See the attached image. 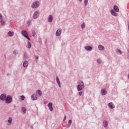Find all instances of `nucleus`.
I'll use <instances>...</instances> for the list:
<instances>
[{
	"instance_id": "nucleus-36",
	"label": "nucleus",
	"mask_w": 129,
	"mask_h": 129,
	"mask_svg": "<svg viewBox=\"0 0 129 129\" xmlns=\"http://www.w3.org/2000/svg\"><path fill=\"white\" fill-rule=\"evenodd\" d=\"M83 93V92L80 91L79 92V95H80V96H81L82 95Z\"/></svg>"
},
{
	"instance_id": "nucleus-10",
	"label": "nucleus",
	"mask_w": 129,
	"mask_h": 129,
	"mask_svg": "<svg viewBox=\"0 0 129 129\" xmlns=\"http://www.w3.org/2000/svg\"><path fill=\"white\" fill-rule=\"evenodd\" d=\"M48 106L49 110L52 111L53 110V104L51 102H50L48 104Z\"/></svg>"
},
{
	"instance_id": "nucleus-15",
	"label": "nucleus",
	"mask_w": 129,
	"mask_h": 129,
	"mask_svg": "<svg viewBox=\"0 0 129 129\" xmlns=\"http://www.w3.org/2000/svg\"><path fill=\"white\" fill-rule=\"evenodd\" d=\"M31 99L32 100H37L38 99V98L37 97V95L35 94H33L31 95Z\"/></svg>"
},
{
	"instance_id": "nucleus-30",
	"label": "nucleus",
	"mask_w": 129,
	"mask_h": 129,
	"mask_svg": "<svg viewBox=\"0 0 129 129\" xmlns=\"http://www.w3.org/2000/svg\"><path fill=\"white\" fill-rule=\"evenodd\" d=\"M3 22V15L0 13V23Z\"/></svg>"
},
{
	"instance_id": "nucleus-1",
	"label": "nucleus",
	"mask_w": 129,
	"mask_h": 129,
	"mask_svg": "<svg viewBox=\"0 0 129 129\" xmlns=\"http://www.w3.org/2000/svg\"><path fill=\"white\" fill-rule=\"evenodd\" d=\"M81 83L82 84H81V85H79L77 87V89L78 91H81V90H82L85 87V86L84 85V83H83V81H81Z\"/></svg>"
},
{
	"instance_id": "nucleus-26",
	"label": "nucleus",
	"mask_w": 129,
	"mask_h": 129,
	"mask_svg": "<svg viewBox=\"0 0 129 129\" xmlns=\"http://www.w3.org/2000/svg\"><path fill=\"white\" fill-rule=\"evenodd\" d=\"M32 23V20H29L28 22H27V26L28 27H30V25H31V23Z\"/></svg>"
},
{
	"instance_id": "nucleus-40",
	"label": "nucleus",
	"mask_w": 129,
	"mask_h": 129,
	"mask_svg": "<svg viewBox=\"0 0 129 129\" xmlns=\"http://www.w3.org/2000/svg\"><path fill=\"white\" fill-rule=\"evenodd\" d=\"M71 126V124H68V127L69 128Z\"/></svg>"
},
{
	"instance_id": "nucleus-37",
	"label": "nucleus",
	"mask_w": 129,
	"mask_h": 129,
	"mask_svg": "<svg viewBox=\"0 0 129 129\" xmlns=\"http://www.w3.org/2000/svg\"><path fill=\"white\" fill-rule=\"evenodd\" d=\"M72 123V120L70 119L69 120V124H71Z\"/></svg>"
},
{
	"instance_id": "nucleus-14",
	"label": "nucleus",
	"mask_w": 129,
	"mask_h": 129,
	"mask_svg": "<svg viewBox=\"0 0 129 129\" xmlns=\"http://www.w3.org/2000/svg\"><path fill=\"white\" fill-rule=\"evenodd\" d=\"M113 11H115L116 13H118V12H119V8H118L117 6L115 5L113 7Z\"/></svg>"
},
{
	"instance_id": "nucleus-27",
	"label": "nucleus",
	"mask_w": 129,
	"mask_h": 129,
	"mask_svg": "<svg viewBox=\"0 0 129 129\" xmlns=\"http://www.w3.org/2000/svg\"><path fill=\"white\" fill-rule=\"evenodd\" d=\"M81 28L82 29H84V28H85V23H83L81 25Z\"/></svg>"
},
{
	"instance_id": "nucleus-19",
	"label": "nucleus",
	"mask_w": 129,
	"mask_h": 129,
	"mask_svg": "<svg viewBox=\"0 0 129 129\" xmlns=\"http://www.w3.org/2000/svg\"><path fill=\"white\" fill-rule=\"evenodd\" d=\"M103 125L104 127H107V126L108 125V122L106 120H104L103 121Z\"/></svg>"
},
{
	"instance_id": "nucleus-21",
	"label": "nucleus",
	"mask_w": 129,
	"mask_h": 129,
	"mask_svg": "<svg viewBox=\"0 0 129 129\" xmlns=\"http://www.w3.org/2000/svg\"><path fill=\"white\" fill-rule=\"evenodd\" d=\"M85 49L87 51H91V50H92V47L90 46H87L85 47Z\"/></svg>"
},
{
	"instance_id": "nucleus-11",
	"label": "nucleus",
	"mask_w": 129,
	"mask_h": 129,
	"mask_svg": "<svg viewBox=\"0 0 129 129\" xmlns=\"http://www.w3.org/2000/svg\"><path fill=\"white\" fill-rule=\"evenodd\" d=\"M28 66L29 62L27 60H25L23 63V67H24V68H26V67H28Z\"/></svg>"
},
{
	"instance_id": "nucleus-28",
	"label": "nucleus",
	"mask_w": 129,
	"mask_h": 129,
	"mask_svg": "<svg viewBox=\"0 0 129 129\" xmlns=\"http://www.w3.org/2000/svg\"><path fill=\"white\" fill-rule=\"evenodd\" d=\"M20 99H21V100H22V101L25 100V96L22 95V96H20Z\"/></svg>"
},
{
	"instance_id": "nucleus-44",
	"label": "nucleus",
	"mask_w": 129,
	"mask_h": 129,
	"mask_svg": "<svg viewBox=\"0 0 129 129\" xmlns=\"http://www.w3.org/2000/svg\"><path fill=\"white\" fill-rule=\"evenodd\" d=\"M31 128L33 129V126H31Z\"/></svg>"
},
{
	"instance_id": "nucleus-2",
	"label": "nucleus",
	"mask_w": 129,
	"mask_h": 129,
	"mask_svg": "<svg viewBox=\"0 0 129 129\" xmlns=\"http://www.w3.org/2000/svg\"><path fill=\"white\" fill-rule=\"evenodd\" d=\"M13 101V97L11 95H8L5 99V102L7 104H10Z\"/></svg>"
},
{
	"instance_id": "nucleus-4",
	"label": "nucleus",
	"mask_w": 129,
	"mask_h": 129,
	"mask_svg": "<svg viewBox=\"0 0 129 129\" xmlns=\"http://www.w3.org/2000/svg\"><path fill=\"white\" fill-rule=\"evenodd\" d=\"M39 7H40V3L38 1L34 2L31 5L32 9H37Z\"/></svg>"
},
{
	"instance_id": "nucleus-7",
	"label": "nucleus",
	"mask_w": 129,
	"mask_h": 129,
	"mask_svg": "<svg viewBox=\"0 0 129 129\" xmlns=\"http://www.w3.org/2000/svg\"><path fill=\"white\" fill-rule=\"evenodd\" d=\"M61 34H62V29L59 28L56 31L55 36H56V37H59Z\"/></svg>"
},
{
	"instance_id": "nucleus-25",
	"label": "nucleus",
	"mask_w": 129,
	"mask_h": 129,
	"mask_svg": "<svg viewBox=\"0 0 129 129\" xmlns=\"http://www.w3.org/2000/svg\"><path fill=\"white\" fill-rule=\"evenodd\" d=\"M27 45L28 48H29V49H30L31 47H32V45H31V43L30 42V41L27 42Z\"/></svg>"
},
{
	"instance_id": "nucleus-39",
	"label": "nucleus",
	"mask_w": 129,
	"mask_h": 129,
	"mask_svg": "<svg viewBox=\"0 0 129 129\" xmlns=\"http://www.w3.org/2000/svg\"><path fill=\"white\" fill-rule=\"evenodd\" d=\"M34 57H35V59H39V56H38V55H35Z\"/></svg>"
},
{
	"instance_id": "nucleus-33",
	"label": "nucleus",
	"mask_w": 129,
	"mask_h": 129,
	"mask_svg": "<svg viewBox=\"0 0 129 129\" xmlns=\"http://www.w3.org/2000/svg\"><path fill=\"white\" fill-rule=\"evenodd\" d=\"M5 24H6V21H2L1 22V25H2V26H5Z\"/></svg>"
},
{
	"instance_id": "nucleus-16",
	"label": "nucleus",
	"mask_w": 129,
	"mask_h": 129,
	"mask_svg": "<svg viewBox=\"0 0 129 129\" xmlns=\"http://www.w3.org/2000/svg\"><path fill=\"white\" fill-rule=\"evenodd\" d=\"M36 94H37L38 96H39V97H41V96H42V91H41V90H37L36 91Z\"/></svg>"
},
{
	"instance_id": "nucleus-3",
	"label": "nucleus",
	"mask_w": 129,
	"mask_h": 129,
	"mask_svg": "<svg viewBox=\"0 0 129 129\" xmlns=\"http://www.w3.org/2000/svg\"><path fill=\"white\" fill-rule=\"evenodd\" d=\"M21 34L24 37H25V38L27 39V40H29V41H31V39H30V37L28 35V32H27L26 30H22Z\"/></svg>"
},
{
	"instance_id": "nucleus-23",
	"label": "nucleus",
	"mask_w": 129,
	"mask_h": 129,
	"mask_svg": "<svg viewBox=\"0 0 129 129\" xmlns=\"http://www.w3.org/2000/svg\"><path fill=\"white\" fill-rule=\"evenodd\" d=\"M23 59L25 60H27L28 59V54H27V52H25L23 55Z\"/></svg>"
},
{
	"instance_id": "nucleus-5",
	"label": "nucleus",
	"mask_w": 129,
	"mask_h": 129,
	"mask_svg": "<svg viewBox=\"0 0 129 129\" xmlns=\"http://www.w3.org/2000/svg\"><path fill=\"white\" fill-rule=\"evenodd\" d=\"M39 16H40V11H36L34 13L33 15V19H37V18H39Z\"/></svg>"
},
{
	"instance_id": "nucleus-13",
	"label": "nucleus",
	"mask_w": 129,
	"mask_h": 129,
	"mask_svg": "<svg viewBox=\"0 0 129 129\" xmlns=\"http://www.w3.org/2000/svg\"><path fill=\"white\" fill-rule=\"evenodd\" d=\"M110 13L111 15H112V16H113V17H117V13L114 12V10H111Z\"/></svg>"
},
{
	"instance_id": "nucleus-43",
	"label": "nucleus",
	"mask_w": 129,
	"mask_h": 129,
	"mask_svg": "<svg viewBox=\"0 0 129 129\" xmlns=\"http://www.w3.org/2000/svg\"><path fill=\"white\" fill-rule=\"evenodd\" d=\"M4 57H5V58H7V56H6V54L4 55Z\"/></svg>"
},
{
	"instance_id": "nucleus-29",
	"label": "nucleus",
	"mask_w": 129,
	"mask_h": 129,
	"mask_svg": "<svg viewBox=\"0 0 129 129\" xmlns=\"http://www.w3.org/2000/svg\"><path fill=\"white\" fill-rule=\"evenodd\" d=\"M88 4V0H84V5L85 6H87Z\"/></svg>"
},
{
	"instance_id": "nucleus-18",
	"label": "nucleus",
	"mask_w": 129,
	"mask_h": 129,
	"mask_svg": "<svg viewBox=\"0 0 129 129\" xmlns=\"http://www.w3.org/2000/svg\"><path fill=\"white\" fill-rule=\"evenodd\" d=\"M56 83H57L59 87H61V83H60V80H59V78L58 76H56Z\"/></svg>"
},
{
	"instance_id": "nucleus-24",
	"label": "nucleus",
	"mask_w": 129,
	"mask_h": 129,
	"mask_svg": "<svg viewBox=\"0 0 129 129\" xmlns=\"http://www.w3.org/2000/svg\"><path fill=\"white\" fill-rule=\"evenodd\" d=\"M22 111L24 114H25V113H26V112L27 111V109H26V108H25L24 107H22Z\"/></svg>"
},
{
	"instance_id": "nucleus-31",
	"label": "nucleus",
	"mask_w": 129,
	"mask_h": 129,
	"mask_svg": "<svg viewBox=\"0 0 129 129\" xmlns=\"http://www.w3.org/2000/svg\"><path fill=\"white\" fill-rule=\"evenodd\" d=\"M13 54L14 55H17L18 54V50H14L13 51Z\"/></svg>"
},
{
	"instance_id": "nucleus-12",
	"label": "nucleus",
	"mask_w": 129,
	"mask_h": 129,
	"mask_svg": "<svg viewBox=\"0 0 129 129\" xmlns=\"http://www.w3.org/2000/svg\"><path fill=\"white\" fill-rule=\"evenodd\" d=\"M8 122L9 125H12V122H13V118L12 117H8Z\"/></svg>"
},
{
	"instance_id": "nucleus-42",
	"label": "nucleus",
	"mask_w": 129,
	"mask_h": 129,
	"mask_svg": "<svg viewBox=\"0 0 129 129\" xmlns=\"http://www.w3.org/2000/svg\"><path fill=\"white\" fill-rule=\"evenodd\" d=\"M80 3H82V0H79Z\"/></svg>"
},
{
	"instance_id": "nucleus-22",
	"label": "nucleus",
	"mask_w": 129,
	"mask_h": 129,
	"mask_svg": "<svg viewBox=\"0 0 129 129\" xmlns=\"http://www.w3.org/2000/svg\"><path fill=\"white\" fill-rule=\"evenodd\" d=\"M8 36H9V37H13L14 36V32H13L12 31H10L8 33Z\"/></svg>"
},
{
	"instance_id": "nucleus-38",
	"label": "nucleus",
	"mask_w": 129,
	"mask_h": 129,
	"mask_svg": "<svg viewBox=\"0 0 129 129\" xmlns=\"http://www.w3.org/2000/svg\"><path fill=\"white\" fill-rule=\"evenodd\" d=\"M65 120H66V115H65L64 116V118H63V121H65Z\"/></svg>"
},
{
	"instance_id": "nucleus-20",
	"label": "nucleus",
	"mask_w": 129,
	"mask_h": 129,
	"mask_svg": "<svg viewBox=\"0 0 129 129\" xmlns=\"http://www.w3.org/2000/svg\"><path fill=\"white\" fill-rule=\"evenodd\" d=\"M98 49L100 51H104L105 48L104 46H102V45H99Z\"/></svg>"
},
{
	"instance_id": "nucleus-34",
	"label": "nucleus",
	"mask_w": 129,
	"mask_h": 129,
	"mask_svg": "<svg viewBox=\"0 0 129 129\" xmlns=\"http://www.w3.org/2000/svg\"><path fill=\"white\" fill-rule=\"evenodd\" d=\"M35 36H36V32L33 31L32 32V36L35 37Z\"/></svg>"
},
{
	"instance_id": "nucleus-35",
	"label": "nucleus",
	"mask_w": 129,
	"mask_h": 129,
	"mask_svg": "<svg viewBox=\"0 0 129 129\" xmlns=\"http://www.w3.org/2000/svg\"><path fill=\"white\" fill-rule=\"evenodd\" d=\"M101 62H102L101 59H98L97 60V62L99 63V64H101Z\"/></svg>"
},
{
	"instance_id": "nucleus-17",
	"label": "nucleus",
	"mask_w": 129,
	"mask_h": 129,
	"mask_svg": "<svg viewBox=\"0 0 129 129\" xmlns=\"http://www.w3.org/2000/svg\"><path fill=\"white\" fill-rule=\"evenodd\" d=\"M48 22L49 23H52V22H53V16L51 15L49 16L48 19Z\"/></svg>"
},
{
	"instance_id": "nucleus-8",
	"label": "nucleus",
	"mask_w": 129,
	"mask_h": 129,
	"mask_svg": "<svg viewBox=\"0 0 129 129\" xmlns=\"http://www.w3.org/2000/svg\"><path fill=\"white\" fill-rule=\"evenodd\" d=\"M108 107H109V108H110L111 109H113V108H114L115 106H114L113 103L111 102L108 103Z\"/></svg>"
},
{
	"instance_id": "nucleus-32",
	"label": "nucleus",
	"mask_w": 129,
	"mask_h": 129,
	"mask_svg": "<svg viewBox=\"0 0 129 129\" xmlns=\"http://www.w3.org/2000/svg\"><path fill=\"white\" fill-rule=\"evenodd\" d=\"M116 52L119 53L120 55H121V50L119 49H117Z\"/></svg>"
},
{
	"instance_id": "nucleus-41",
	"label": "nucleus",
	"mask_w": 129,
	"mask_h": 129,
	"mask_svg": "<svg viewBox=\"0 0 129 129\" xmlns=\"http://www.w3.org/2000/svg\"><path fill=\"white\" fill-rule=\"evenodd\" d=\"M7 76H11V73H7Z\"/></svg>"
},
{
	"instance_id": "nucleus-6",
	"label": "nucleus",
	"mask_w": 129,
	"mask_h": 129,
	"mask_svg": "<svg viewBox=\"0 0 129 129\" xmlns=\"http://www.w3.org/2000/svg\"><path fill=\"white\" fill-rule=\"evenodd\" d=\"M7 94H2L0 96V99L1 100H2L3 101H5L6 100V99L7 98Z\"/></svg>"
},
{
	"instance_id": "nucleus-9",
	"label": "nucleus",
	"mask_w": 129,
	"mask_h": 129,
	"mask_svg": "<svg viewBox=\"0 0 129 129\" xmlns=\"http://www.w3.org/2000/svg\"><path fill=\"white\" fill-rule=\"evenodd\" d=\"M101 93L102 95L104 96L107 94V92L105 89H103L101 90Z\"/></svg>"
}]
</instances>
